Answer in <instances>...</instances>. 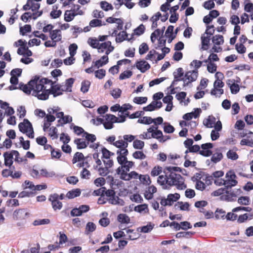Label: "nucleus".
I'll return each instance as SVG.
<instances>
[{"label":"nucleus","instance_id":"obj_2","mask_svg":"<svg viewBox=\"0 0 253 253\" xmlns=\"http://www.w3.org/2000/svg\"><path fill=\"white\" fill-rule=\"evenodd\" d=\"M179 169V168L176 167H167L164 169V172L167 174V184L169 186L175 185L177 189L183 190L186 187L183 179L180 174L175 172Z\"/></svg>","mask_w":253,"mask_h":253},{"label":"nucleus","instance_id":"obj_3","mask_svg":"<svg viewBox=\"0 0 253 253\" xmlns=\"http://www.w3.org/2000/svg\"><path fill=\"white\" fill-rule=\"evenodd\" d=\"M4 158V165L7 167H11L13 163L14 156L15 162H22L23 159L19 157V153L16 150H11L10 151L6 152L3 154Z\"/></svg>","mask_w":253,"mask_h":253},{"label":"nucleus","instance_id":"obj_57","mask_svg":"<svg viewBox=\"0 0 253 253\" xmlns=\"http://www.w3.org/2000/svg\"><path fill=\"white\" fill-rule=\"evenodd\" d=\"M50 222L49 219L47 218L36 220L34 221L33 224L35 226L47 224Z\"/></svg>","mask_w":253,"mask_h":253},{"label":"nucleus","instance_id":"obj_12","mask_svg":"<svg viewBox=\"0 0 253 253\" xmlns=\"http://www.w3.org/2000/svg\"><path fill=\"white\" fill-rule=\"evenodd\" d=\"M220 199L222 201L233 202L236 201V195L234 192L225 189L224 194L220 196Z\"/></svg>","mask_w":253,"mask_h":253},{"label":"nucleus","instance_id":"obj_19","mask_svg":"<svg viewBox=\"0 0 253 253\" xmlns=\"http://www.w3.org/2000/svg\"><path fill=\"white\" fill-rule=\"evenodd\" d=\"M113 145L119 148V149H126L128 146V143L125 142L124 139H121L116 141L113 143Z\"/></svg>","mask_w":253,"mask_h":253},{"label":"nucleus","instance_id":"obj_54","mask_svg":"<svg viewBox=\"0 0 253 253\" xmlns=\"http://www.w3.org/2000/svg\"><path fill=\"white\" fill-rule=\"evenodd\" d=\"M163 136V132L160 130L155 131L151 134L152 137L157 139L159 142H160V140L162 139Z\"/></svg>","mask_w":253,"mask_h":253},{"label":"nucleus","instance_id":"obj_44","mask_svg":"<svg viewBox=\"0 0 253 253\" xmlns=\"http://www.w3.org/2000/svg\"><path fill=\"white\" fill-rule=\"evenodd\" d=\"M132 156L136 159L143 160L146 158V156L144 154L142 151H136L134 152Z\"/></svg>","mask_w":253,"mask_h":253},{"label":"nucleus","instance_id":"obj_13","mask_svg":"<svg viewBox=\"0 0 253 253\" xmlns=\"http://www.w3.org/2000/svg\"><path fill=\"white\" fill-rule=\"evenodd\" d=\"M135 66L138 70L143 73L149 70L151 67L150 65L144 60L137 61L135 63Z\"/></svg>","mask_w":253,"mask_h":253},{"label":"nucleus","instance_id":"obj_52","mask_svg":"<svg viewBox=\"0 0 253 253\" xmlns=\"http://www.w3.org/2000/svg\"><path fill=\"white\" fill-rule=\"evenodd\" d=\"M100 6L101 8L105 11L112 10L113 9V6L105 1H103L100 2Z\"/></svg>","mask_w":253,"mask_h":253},{"label":"nucleus","instance_id":"obj_6","mask_svg":"<svg viewBox=\"0 0 253 253\" xmlns=\"http://www.w3.org/2000/svg\"><path fill=\"white\" fill-rule=\"evenodd\" d=\"M90 209L89 206L86 205H83L79 206V208H75L71 211V215L72 216H79L82 215L84 213L87 212Z\"/></svg>","mask_w":253,"mask_h":253},{"label":"nucleus","instance_id":"obj_58","mask_svg":"<svg viewBox=\"0 0 253 253\" xmlns=\"http://www.w3.org/2000/svg\"><path fill=\"white\" fill-rule=\"evenodd\" d=\"M132 75V72L131 71H125L120 75V80H125L130 78Z\"/></svg>","mask_w":253,"mask_h":253},{"label":"nucleus","instance_id":"obj_48","mask_svg":"<svg viewBox=\"0 0 253 253\" xmlns=\"http://www.w3.org/2000/svg\"><path fill=\"white\" fill-rule=\"evenodd\" d=\"M167 179H168V176L167 174H166L165 175H160L158 178V183H159L161 185L166 186V184H167Z\"/></svg>","mask_w":253,"mask_h":253},{"label":"nucleus","instance_id":"obj_33","mask_svg":"<svg viewBox=\"0 0 253 253\" xmlns=\"http://www.w3.org/2000/svg\"><path fill=\"white\" fill-rule=\"evenodd\" d=\"M137 122L140 124L150 125L154 122L153 119L150 117H143L138 120Z\"/></svg>","mask_w":253,"mask_h":253},{"label":"nucleus","instance_id":"obj_59","mask_svg":"<svg viewBox=\"0 0 253 253\" xmlns=\"http://www.w3.org/2000/svg\"><path fill=\"white\" fill-rule=\"evenodd\" d=\"M210 37L209 36H207L205 34H203V35L201 37V41H202V45L204 46H208L210 41Z\"/></svg>","mask_w":253,"mask_h":253},{"label":"nucleus","instance_id":"obj_25","mask_svg":"<svg viewBox=\"0 0 253 253\" xmlns=\"http://www.w3.org/2000/svg\"><path fill=\"white\" fill-rule=\"evenodd\" d=\"M118 221L121 223L128 224L130 222V218L126 214L121 213L118 215Z\"/></svg>","mask_w":253,"mask_h":253},{"label":"nucleus","instance_id":"obj_53","mask_svg":"<svg viewBox=\"0 0 253 253\" xmlns=\"http://www.w3.org/2000/svg\"><path fill=\"white\" fill-rule=\"evenodd\" d=\"M87 42L92 47L98 49L99 43L97 39L89 38Z\"/></svg>","mask_w":253,"mask_h":253},{"label":"nucleus","instance_id":"obj_40","mask_svg":"<svg viewBox=\"0 0 253 253\" xmlns=\"http://www.w3.org/2000/svg\"><path fill=\"white\" fill-rule=\"evenodd\" d=\"M90 85V82L89 81L85 80L82 83V86L81 90L83 93H86L88 91L89 86Z\"/></svg>","mask_w":253,"mask_h":253},{"label":"nucleus","instance_id":"obj_37","mask_svg":"<svg viewBox=\"0 0 253 253\" xmlns=\"http://www.w3.org/2000/svg\"><path fill=\"white\" fill-rule=\"evenodd\" d=\"M84 157L83 153L81 152H76L73 158L72 162L73 164L76 163L77 162H80L82 160H84Z\"/></svg>","mask_w":253,"mask_h":253},{"label":"nucleus","instance_id":"obj_10","mask_svg":"<svg viewBox=\"0 0 253 253\" xmlns=\"http://www.w3.org/2000/svg\"><path fill=\"white\" fill-rule=\"evenodd\" d=\"M28 215L29 213L26 209H20L14 211L13 217L15 220H23L25 219Z\"/></svg>","mask_w":253,"mask_h":253},{"label":"nucleus","instance_id":"obj_7","mask_svg":"<svg viewBox=\"0 0 253 253\" xmlns=\"http://www.w3.org/2000/svg\"><path fill=\"white\" fill-rule=\"evenodd\" d=\"M116 153L118 155L117 158L118 163L121 166L123 165L127 161L126 158V156L128 154L127 149H118L117 150Z\"/></svg>","mask_w":253,"mask_h":253},{"label":"nucleus","instance_id":"obj_50","mask_svg":"<svg viewBox=\"0 0 253 253\" xmlns=\"http://www.w3.org/2000/svg\"><path fill=\"white\" fill-rule=\"evenodd\" d=\"M161 35L162 36V32H161V30L160 29H158L155 30V31L153 33H152L151 35V42L153 43H154L156 39Z\"/></svg>","mask_w":253,"mask_h":253},{"label":"nucleus","instance_id":"obj_8","mask_svg":"<svg viewBox=\"0 0 253 253\" xmlns=\"http://www.w3.org/2000/svg\"><path fill=\"white\" fill-rule=\"evenodd\" d=\"M198 76V70L189 71L186 73L185 75V78H184V82L188 80V82L184 83V86L187 85L189 83L194 82L197 80Z\"/></svg>","mask_w":253,"mask_h":253},{"label":"nucleus","instance_id":"obj_14","mask_svg":"<svg viewBox=\"0 0 253 253\" xmlns=\"http://www.w3.org/2000/svg\"><path fill=\"white\" fill-rule=\"evenodd\" d=\"M240 144L253 147V132L249 131L247 136L241 140Z\"/></svg>","mask_w":253,"mask_h":253},{"label":"nucleus","instance_id":"obj_46","mask_svg":"<svg viewBox=\"0 0 253 253\" xmlns=\"http://www.w3.org/2000/svg\"><path fill=\"white\" fill-rule=\"evenodd\" d=\"M102 153V159L109 158L111 156L114 155V153L110 152L105 147H103L101 149Z\"/></svg>","mask_w":253,"mask_h":253},{"label":"nucleus","instance_id":"obj_45","mask_svg":"<svg viewBox=\"0 0 253 253\" xmlns=\"http://www.w3.org/2000/svg\"><path fill=\"white\" fill-rule=\"evenodd\" d=\"M250 198L247 196L241 197L238 199V203L243 205H249L250 204Z\"/></svg>","mask_w":253,"mask_h":253},{"label":"nucleus","instance_id":"obj_24","mask_svg":"<svg viewBox=\"0 0 253 253\" xmlns=\"http://www.w3.org/2000/svg\"><path fill=\"white\" fill-rule=\"evenodd\" d=\"M96 228V225L92 222H88L85 226V234L88 235L91 232H93L95 230Z\"/></svg>","mask_w":253,"mask_h":253},{"label":"nucleus","instance_id":"obj_47","mask_svg":"<svg viewBox=\"0 0 253 253\" xmlns=\"http://www.w3.org/2000/svg\"><path fill=\"white\" fill-rule=\"evenodd\" d=\"M133 146L136 149H142L144 146V142L138 139L134 140L133 143Z\"/></svg>","mask_w":253,"mask_h":253},{"label":"nucleus","instance_id":"obj_21","mask_svg":"<svg viewBox=\"0 0 253 253\" xmlns=\"http://www.w3.org/2000/svg\"><path fill=\"white\" fill-rule=\"evenodd\" d=\"M81 191L80 189H75L69 191L66 194V197L69 199H73L81 195Z\"/></svg>","mask_w":253,"mask_h":253},{"label":"nucleus","instance_id":"obj_29","mask_svg":"<svg viewBox=\"0 0 253 253\" xmlns=\"http://www.w3.org/2000/svg\"><path fill=\"white\" fill-rule=\"evenodd\" d=\"M76 15L71 10H66L64 14V20L66 22L71 21Z\"/></svg>","mask_w":253,"mask_h":253},{"label":"nucleus","instance_id":"obj_30","mask_svg":"<svg viewBox=\"0 0 253 253\" xmlns=\"http://www.w3.org/2000/svg\"><path fill=\"white\" fill-rule=\"evenodd\" d=\"M134 211L139 213L142 212H147L148 211V206L147 204H141L135 207Z\"/></svg>","mask_w":253,"mask_h":253},{"label":"nucleus","instance_id":"obj_17","mask_svg":"<svg viewBox=\"0 0 253 253\" xmlns=\"http://www.w3.org/2000/svg\"><path fill=\"white\" fill-rule=\"evenodd\" d=\"M157 192V188L154 185L149 186L144 193V197L147 200H150L153 197V194Z\"/></svg>","mask_w":253,"mask_h":253},{"label":"nucleus","instance_id":"obj_51","mask_svg":"<svg viewBox=\"0 0 253 253\" xmlns=\"http://www.w3.org/2000/svg\"><path fill=\"white\" fill-rule=\"evenodd\" d=\"M95 76L99 79H103L106 75V71L101 69L94 72Z\"/></svg>","mask_w":253,"mask_h":253},{"label":"nucleus","instance_id":"obj_34","mask_svg":"<svg viewBox=\"0 0 253 253\" xmlns=\"http://www.w3.org/2000/svg\"><path fill=\"white\" fill-rule=\"evenodd\" d=\"M223 184L225 186V188L228 189L235 186L237 184V181L236 180L226 179L224 180Z\"/></svg>","mask_w":253,"mask_h":253},{"label":"nucleus","instance_id":"obj_15","mask_svg":"<svg viewBox=\"0 0 253 253\" xmlns=\"http://www.w3.org/2000/svg\"><path fill=\"white\" fill-rule=\"evenodd\" d=\"M173 74L174 80L170 85V87H171L174 84L175 82L184 80V78H182L184 75L183 70L182 68L177 69L176 71L174 72Z\"/></svg>","mask_w":253,"mask_h":253},{"label":"nucleus","instance_id":"obj_20","mask_svg":"<svg viewBox=\"0 0 253 253\" xmlns=\"http://www.w3.org/2000/svg\"><path fill=\"white\" fill-rule=\"evenodd\" d=\"M74 143L77 145L78 149L85 148L88 145V142H86V141L81 138L75 139Z\"/></svg>","mask_w":253,"mask_h":253},{"label":"nucleus","instance_id":"obj_64","mask_svg":"<svg viewBox=\"0 0 253 253\" xmlns=\"http://www.w3.org/2000/svg\"><path fill=\"white\" fill-rule=\"evenodd\" d=\"M162 171V168L161 167H155L151 172V174L153 176H158Z\"/></svg>","mask_w":253,"mask_h":253},{"label":"nucleus","instance_id":"obj_62","mask_svg":"<svg viewBox=\"0 0 253 253\" xmlns=\"http://www.w3.org/2000/svg\"><path fill=\"white\" fill-rule=\"evenodd\" d=\"M149 49L148 45L146 43H142L139 46V53L142 55L145 53Z\"/></svg>","mask_w":253,"mask_h":253},{"label":"nucleus","instance_id":"obj_38","mask_svg":"<svg viewBox=\"0 0 253 253\" xmlns=\"http://www.w3.org/2000/svg\"><path fill=\"white\" fill-rule=\"evenodd\" d=\"M139 179L140 181L145 185H150L151 183V181L148 175H140Z\"/></svg>","mask_w":253,"mask_h":253},{"label":"nucleus","instance_id":"obj_16","mask_svg":"<svg viewBox=\"0 0 253 253\" xmlns=\"http://www.w3.org/2000/svg\"><path fill=\"white\" fill-rule=\"evenodd\" d=\"M75 81L74 78H71L66 80L64 83L61 84L65 92L72 91V87Z\"/></svg>","mask_w":253,"mask_h":253},{"label":"nucleus","instance_id":"obj_35","mask_svg":"<svg viewBox=\"0 0 253 253\" xmlns=\"http://www.w3.org/2000/svg\"><path fill=\"white\" fill-rule=\"evenodd\" d=\"M40 175L45 177H52L55 175V173L53 171H47L46 169H42L40 170Z\"/></svg>","mask_w":253,"mask_h":253},{"label":"nucleus","instance_id":"obj_56","mask_svg":"<svg viewBox=\"0 0 253 253\" xmlns=\"http://www.w3.org/2000/svg\"><path fill=\"white\" fill-rule=\"evenodd\" d=\"M227 157L231 160H235L238 158V155L234 151L230 150L227 153Z\"/></svg>","mask_w":253,"mask_h":253},{"label":"nucleus","instance_id":"obj_41","mask_svg":"<svg viewBox=\"0 0 253 253\" xmlns=\"http://www.w3.org/2000/svg\"><path fill=\"white\" fill-rule=\"evenodd\" d=\"M48 135L52 138V139H56L58 138L57 129L56 127L52 126L49 128Z\"/></svg>","mask_w":253,"mask_h":253},{"label":"nucleus","instance_id":"obj_31","mask_svg":"<svg viewBox=\"0 0 253 253\" xmlns=\"http://www.w3.org/2000/svg\"><path fill=\"white\" fill-rule=\"evenodd\" d=\"M194 232L191 231H183L177 233L175 236L177 238H180L182 237H186L187 238L191 237L194 234Z\"/></svg>","mask_w":253,"mask_h":253},{"label":"nucleus","instance_id":"obj_55","mask_svg":"<svg viewBox=\"0 0 253 253\" xmlns=\"http://www.w3.org/2000/svg\"><path fill=\"white\" fill-rule=\"evenodd\" d=\"M71 10L76 15H83L84 12L81 9V6L77 4L74 5Z\"/></svg>","mask_w":253,"mask_h":253},{"label":"nucleus","instance_id":"obj_4","mask_svg":"<svg viewBox=\"0 0 253 253\" xmlns=\"http://www.w3.org/2000/svg\"><path fill=\"white\" fill-rule=\"evenodd\" d=\"M103 126L105 129H110L113 127V124L115 123H123L126 120L125 116H123L120 120L115 116L111 114H106L104 116Z\"/></svg>","mask_w":253,"mask_h":253},{"label":"nucleus","instance_id":"obj_63","mask_svg":"<svg viewBox=\"0 0 253 253\" xmlns=\"http://www.w3.org/2000/svg\"><path fill=\"white\" fill-rule=\"evenodd\" d=\"M214 3L212 0H210L205 1L203 4V6L205 9L210 10L214 8Z\"/></svg>","mask_w":253,"mask_h":253},{"label":"nucleus","instance_id":"obj_49","mask_svg":"<svg viewBox=\"0 0 253 253\" xmlns=\"http://www.w3.org/2000/svg\"><path fill=\"white\" fill-rule=\"evenodd\" d=\"M224 93V90L222 88H213L211 92L212 95L216 97H220Z\"/></svg>","mask_w":253,"mask_h":253},{"label":"nucleus","instance_id":"obj_36","mask_svg":"<svg viewBox=\"0 0 253 253\" xmlns=\"http://www.w3.org/2000/svg\"><path fill=\"white\" fill-rule=\"evenodd\" d=\"M126 170L123 169H120V171L119 172L118 168L117 169V173L120 175L121 179L124 180H129V175L128 173H127Z\"/></svg>","mask_w":253,"mask_h":253},{"label":"nucleus","instance_id":"obj_60","mask_svg":"<svg viewBox=\"0 0 253 253\" xmlns=\"http://www.w3.org/2000/svg\"><path fill=\"white\" fill-rule=\"evenodd\" d=\"M78 48V46L76 43L70 44L69 47V53L71 56H74L76 53Z\"/></svg>","mask_w":253,"mask_h":253},{"label":"nucleus","instance_id":"obj_39","mask_svg":"<svg viewBox=\"0 0 253 253\" xmlns=\"http://www.w3.org/2000/svg\"><path fill=\"white\" fill-rule=\"evenodd\" d=\"M224 175V172L222 170H218L212 173V175L210 176L207 177L206 182H207L208 181H210L209 183H211L210 179L212 178L213 177L215 178H219L222 177Z\"/></svg>","mask_w":253,"mask_h":253},{"label":"nucleus","instance_id":"obj_18","mask_svg":"<svg viewBox=\"0 0 253 253\" xmlns=\"http://www.w3.org/2000/svg\"><path fill=\"white\" fill-rule=\"evenodd\" d=\"M50 38L51 40L60 41L62 39L61 31L60 30H54L50 33Z\"/></svg>","mask_w":253,"mask_h":253},{"label":"nucleus","instance_id":"obj_22","mask_svg":"<svg viewBox=\"0 0 253 253\" xmlns=\"http://www.w3.org/2000/svg\"><path fill=\"white\" fill-rule=\"evenodd\" d=\"M223 158V155L221 152L218 151L212 154L211 161L214 164L220 162Z\"/></svg>","mask_w":253,"mask_h":253},{"label":"nucleus","instance_id":"obj_5","mask_svg":"<svg viewBox=\"0 0 253 253\" xmlns=\"http://www.w3.org/2000/svg\"><path fill=\"white\" fill-rule=\"evenodd\" d=\"M19 130L23 133H26L27 135L30 138L34 137V130L31 123L25 119L23 122L20 123L18 125Z\"/></svg>","mask_w":253,"mask_h":253},{"label":"nucleus","instance_id":"obj_61","mask_svg":"<svg viewBox=\"0 0 253 253\" xmlns=\"http://www.w3.org/2000/svg\"><path fill=\"white\" fill-rule=\"evenodd\" d=\"M133 102L138 104L145 103L147 101L146 97H135L133 98Z\"/></svg>","mask_w":253,"mask_h":253},{"label":"nucleus","instance_id":"obj_11","mask_svg":"<svg viewBox=\"0 0 253 253\" xmlns=\"http://www.w3.org/2000/svg\"><path fill=\"white\" fill-rule=\"evenodd\" d=\"M34 79H33V80ZM32 81L31 80L28 84H25L22 83H20L19 84L18 88L22 90L24 92L27 94H30L31 93V90H33L32 95L33 96H36V95L33 94L34 91L35 90V86L36 85H33V84H30V82Z\"/></svg>","mask_w":253,"mask_h":253},{"label":"nucleus","instance_id":"obj_9","mask_svg":"<svg viewBox=\"0 0 253 253\" xmlns=\"http://www.w3.org/2000/svg\"><path fill=\"white\" fill-rule=\"evenodd\" d=\"M49 200L51 202L54 210H60L62 207V203L59 201V195L56 194L51 195Z\"/></svg>","mask_w":253,"mask_h":253},{"label":"nucleus","instance_id":"obj_27","mask_svg":"<svg viewBox=\"0 0 253 253\" xmlns=\"http://www.w3.org/2000/svg\"><path fill=\"white\" fill-rule=\"evenodd\" d=\"M212 42L215 45H221L224 42L223 37L222 35H217L212 38Z\"/></svg>","mask_w":253,"mask_h":253},{"label":"nucleus","instance_id":"obj_1","mask_svg":"<svg viewBox=\"0 0 253 253\" xmlns=\"http://www.w3.org/2000/svg\"><path fill=\"white\" fill-rule=\"evenodd\" d=\"M30 84L36 85L33 94L42 100L47 99L50 94L55 97L65 92L61 84H55V82L40 76H35Z\"/></svg>","mask_w":253,"mask_h":253},{"label":"nucleus","instance_id":"obj_26","mask_svg":"<svg viewBox=\"0 0 253 253\" xmlns=\"http://www.w3.org/2000/svg\"><path fill=\"white\" fill-rule=\"evenodd\" d=\"M167 198L169 202V206H171L174 202H176L180 198V195L178 193L169 194L168 195Z\"/></svg>","mask_w":253,"mask_h":253},{"label":"nucleus","instance_id":"obj_28","mask_svg":"<svg viewBox=\"0 0 253 253\" xmlns=\"http://www.w3.org/2000/svg\"><path fill=\"white\" fill-rule=\"evenodd\" d=\"M134 164V163L132 161H127L123 165L118 168L119 172L120 171V169H123L128 171L130 168H131Z\"/></svg>","mask_w":253,"mask_h":253},{"label":"nucleus","instance_id":"obj_42","mask_svg":"<svg viewBox=\"0 0 253 253\" xmlns=\"http://www.w3.org/2000/svg\"><path fill=\"white\" fill-rule=\"evenodd\" d=\"M83 137H84L85 138V139L87 140L86 142H88V143H89V142H93L96 139V136L95 135L88 133L87 132H84V134H83Z\"/></svg>","mask_w":253,"mask_h":253},{"label":"nucleus","instance_id":"obj_23","mask_svg":"<svg viewBox=\"0 0 253 253\" xmlns=\"http://www.w3.org/2000/svg\"><path fill=\"white\" fill-rule=\"evenodd\" d=\"M253 218V213H245L242 215H240L238 218V222L239 223H243L248 219L251 220Z\"/></svg>","mask_w":253,"mask_h":253},{"label":"nucleus","instance_id":"obj_43","mask_svg":"<svg viewBox=\"0 0 253 253\" xmlns=\"http://www.w3.org/2000/svg\"><path fill=\"white\" fill-rule=\"evenodd\" d=\"M127 33L126 31H122L118 34V36L116 38V41L117 42H121L124 41L126 37H127Z\"/></svg>","mask_w":253,"mask_h":253},{"label":"nucleus","instance_id":"obj_32","mask_svg":"<svg viewBox=\"0 0 253 253\" xmlns=\"http://www.w3.org/2000/svg\"><path fill=\"white\" fill-rule=\"evenodd\" d=\"M126 239L134 240L138 238L137 234L136 232H134L133 230L132 229H127L126 230Z\"/></svg>","mask_w":253,"mask_h":253}]
</instances>
